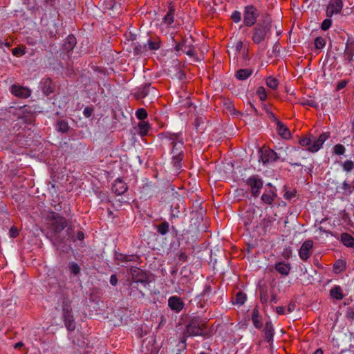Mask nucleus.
Segmentation results:
<instances>
[{"label": "nucleus", "instance_id": "obj_42", "mask_svg": "<svg viewBox=\"0 0 354 354\" xmlns=\"http://www.w3.org/2000/svg\"><path fill=\"white\" fill-rule=\"evenodd\" d=\"M257 93L259 97L260 98V100L261 101L266 100V99L267 97V94H266V89L263 87H259L257 89Z\"/></svg>", "mask_w": 354, "mask_h": 354}, {"label": "nucleus", "instance_id": "obj_32", "mask_svg": "<svg viewBox=\"0 0 354 354\" xmlns=\"http://www.w3.org/2000/svg\"><path fill=\"white\" fill-rule=\"evenodd\" d=\"M259 317L260 316L258 309L254 308L252 312V319L256 328H261L262 326V324L259 319Z\"/></svg>", "mask_w": 354, "mask_h": 354}, {"label": "nucleus", "instance_id": "obj_22", "mask_svg": "<svg viewBox=\"0 0 354 354\" xmlns=\"http://www.w3.org/2000/svg\"><path fill=\"white\" fill-rule=\"evenodd\" d=\"M76 44V38L73 35H69L66 41L63 44L64 49L67 51L70 52L73 49Z\"/></svg>", "mask_w": 354, "mask_h": 354}, {"label": "nucleus", "instance_id": "obj_9", "mask_svg": "<svg viewBox=\"0 0 354 354\" xmlns=\"http://www.w3.org/2000/svg\"><path fill=\"white\" fill-rule=\"evenodd\" d=\"M257 17V9L253 6H247L245 8L243 21L245 25L251 26L255 24Z\"/></svg>", "mask_w": 354, "mask_h": 354}, {"label": "nucleus", "instance_id": "obj_63", "mask_svg": "<svg viewBox=\"0 0 354 354\" xmlns=\"http://www.w3.org/2000/svg\"><path fill=\"white\" fill-rule=\"evenodd\" d=\"M307 104L310 106H316L317 104L315 103V102L314 100H309L308 102H307Z\"/></svg>", "mask_w": 354, "mask_h": 354}, {"label": "nucleus", "instance_id": "obj_34", "mask_svg": "<svg viewBox=\"0 0 354 354\" xmlns=\"http://www.w3.org/2000/svg\"><path fill=\"white\" fill-rule=\"evenodd\" d=\"M57 129L62 133H66L68 130V124L64 120H59L56 124Z\"/></svg>", "mask_w": 354, "mask_h": 354}, {"label": "nucleus", "instance_id": "obj_60", "mask_svg": "<svg viewBox=\"0 0 354 354\" xmlns=\"http://www.w3.org/2000/svg\"><path fill=\"white\" fill-rule=\"evenodd\" d=\"M295 305L294 304H290L288 306V312L291 313L295 310Z\"/></svg>", "mask_w": 354, "mask_h": 354}, {"label": "nucleus", "instance_id": "obj_39", "mask_svg": "<svg viewBox=\"0 0 354 354\" xmlns=\"http://www.w3.org/2000/svg\"><path fill=\"white\" fill-rule=\"evenodd\" d=\"M136 115L139 120H141L142 121V120L145 119L147 117V113L145 109L140 108L136 111Z\"/></svg>", "mask_w": 354, "mask_h": 354}, {"label": "nucleus", "instance_id": "obj_3", "mask_svg": "<svg viewBox=\"0 0 354 354\" xmlns=\"http://www.w3.org/2000/svg\"><path fill=\"white\" fill-rule=\"evenodd\" d=\"M167 141L172 146L171 152L172 162L176 169L178 170L183 158V143L181 141H176L174 138H169Z\"/></svg>", "mask_w": 354, "mask_h": 354}, {"label": "nucleus", "instance_id": "obj_59", "mask_svg": "<svg viewBox=\"0 0 354 354\" xmlns=\"http://www.w3.org/2000/svg\"><path fill=\"white\" fill-rule=\"evenodd\" d=\"M84 238V233L82 232V231H79L77 233V239L80 241H82L83 240Z\"/></svg>", "mask_w": 354, "mask_h": 354}, {"label": "nucleus", "instance_id": "obj_45", "mask_svg": "<svg viewBox=\"0 0 354 354\" xmlns=\"http://www.w3.org/2000/svg\"><path fill=\"white\" fill-rule=\"evenodd\" d=\"M243 42L241 40L237 41L234 46H232V50L234 51L235 54L240 53L241 49L243 48Z\"/></svg>", "mask_w": 354, "mask_h": 354}, {"label": "nucleus", "instance_id": "obj_28", "mask_svg": "<svg viewBox=\"0 0 354 354\" xmlns=\"http://www.w3.org/2000/svg\"><path fill=\"white\" fill-rule=\"evenodd\" d=\"M275 197L276 194L273 191H270L268 193H265L262 195L261 200L263 203L270 205Z\"/></svg>", "mask_w": 354, "mask_h": 354}, {"label": "nucleus", "instance_id": "obj_57", "mask_svg": "<svg viewBox=\"0 0 354 354\" xmlns=\"http://www.w3.org/2000/svg\"><path fill=\"white\" fill-rule=\"evenodd\" d=\"M73 230L72 228L71 227H68L67 230H66V234L68 236V239H71L73 241H75V239H74V236L73 235Z\"/></svg>", "mask_w": 354, "mask_h": 354}, {"label": "nucleus", "instance_id": "obj_30", "mask_svg": "<svg viewBox=\"0 0 354 354\" xmlns=\"http://www.w3.org/2000/svg\"><path fill=\"white\" fill-rule=\"evenodd\" d=\"M174 9L170 6L169 8V11L163 17V22L166 24H171L174 21Z\"/></svg>", "mask_w": 354, "mask_h": 354}, {"label": "nucleus", "instance_id": "obj_25", "mask_svg": "<svg viewBox=\"0 0 354 354\" xmlns=\"http://www.w3.org/2000/svg\"><path fill=\"white\" fill-rule=\"evenodd\" d=\"M277 158L278 157L277 153L272 150L266 151L261 156V160L263 163H266L270 161H275Z\"/></svg>", "mask_w": 354, "mask_h": 354}, {"label": "nucleus", "instance_id": "obj_55", "mask_svg": "<svg viewBox=\"0 0 354 354\" xmlns=\"http://www.w3.org/2000/svg\"><path fill=\"white\" fill-rule=\"evenodd\" d=\"M92 112H93V109H91V108H88V107H86V108L84 109V111H83L84 115L86 117H87V118H88V117H90V116L91 115Z\"/></svg>", "mask_w": 354, "mask_h": 354}, {"label": "nucleus", "instance_id": "obj_43", "mask_svg": "<svg viewBox=\"0 0 354 354\" xmlns=\"http://www.w3.org/2000/svg\"><path fill=\"white\" fill-rule=\"evenodd\" d=\"M51 83L50 80H46L44 82V86L43 88L44 93L46 95H48L53 92V88L50 87V84Z\"/></svg>", "mask_w": 354, "mask_h": 354}, {"label": "nucleus", "instance_id": "obj_26", "mask_svg": "<svg viewBox=\"0 0 354 354\" xmlns=\"http://www.w3.org/2000/svg\"><path fill=\"white\" fill-rule=\"evenodd\" d=\"M341 241L346 246L354 248V238L351 235L347 233L342 234Z\"/></svg>", "mask_w": 354, "mask_h": 354}, {"label": "nucleus", "instance_id": "obj_46", "mask_svg": "<svg viewBox=\"0 0 354 354\" xmlns=\"http://www.w3.org/2000/svg\"><path fill=\"white\" fill-rule=\"evenodd\" d=\"M286 189V188H285ZM296 196V191L295 189L292 190H286L284 193V198L287 200H290Z\"/></svg>", "mask_w": 354, "mask_h": 354}, {"label": "nucleus", "instance_id": "obj_52", "mask_svg": "<svg viewBox=\"0 0 354 354\" xmlns=\"http://www.w3.org/2000/svg\"><path fill=\"white\" fill-rule=\"evenodd\" d=\"M232 19L234 22H239L241 19V13L239 12H234L232 15Z\"/></svg>", "mask_w": 354, "mask_h": 354}, {"label": "nucleus", "instance_id": "obj_24", "mask_svg": "<svg viewBox=\"0 0 354 354\" xmlns=\"http://www.w3.org/2000/svg\"><path fill=\"white\" fill-rule=\"evenodd\" d=\"M275 269L282 275L287 276L289 274L290 267L288 263L279 262L275 265Z\"/></svg>", "mask_w": 354, "mask_h": 354}, {"label": "nucleus", "instance_id": "obj_2", "mask_svg": "<svg viewBox=\"0 0 354 354\" xmlns=\"http://www.w3.org/2000/svg\"><path fill=\"white\" fill-rule=\"evenodd\" d=\"M61 303L65 326L68 330H73L75 328V323L73 315L71 301L68 296L64 295L62 297Z\"/></svg>", "mask_w": 354, "mask_h": 354}, {"label": "nucleus", "instance_id": "obj_17", "mask_svg": "<svg viewBox=\"0 0 354 354\" xmlns=\"http://www.w3.org/2000/svg\"><path fill=\"white\" fill-rule=\"evenodd\" d=\"M11 93L15 96L24 98L30 95V91L28 88L17 85L12 86Z\"/></svg>", "mask_w": 354, "mask_h": 354}, {"label": "nucleus", "instance_id": "obj_50", "mask_svg": "<svg viewBox=\"0 0 354 354\" xmlns=\"http://www.w3.org/2000/svg\"><path fill=\"white\" fill-rule=\"evenodd\" d=\"M353 167H354V165H353V162L350 161V160L346 161L343 165V167H344V170H346L347 171H350L351 169H353Z\"/></svg>", "mask_w": 354, "mask_h": 354}, {"label": "nucleus", "instance_id": "obj_6", "mask_svg": "<svg viewBox=\"0 0 354 354\" xmlns=\"http://www.w3.org/2000/svg\"><path fill=\"white\" fill-rule=\"evenodd\" d=\"M130 275L131 281L140 282L143 287H147L148 283L147 281V276L144 271L136 266H131L130 269Z\"/></svg>", "mask_w": 354, "mask_h": 354}, {"label": "nucleus", "instance_id": "obj_37", "mask_svg": "<svg viewBox=\"0 0 354 354\" xmlns=\"http://www.w3.org/2000/svg\"><path fill=\"white\" fill-rule=\"evenodd\" d=\"M70 271L75 275H77L80 274L81 271V268L80 266L75 262H71L68 265Z\"/></svg>", "mask_w": 354, "mask_h": 354}, {"label": "nucleus", "instance_id": "obj_27", "mask_svg": "<svg viewBox=\"0 0 354 354\" xmlns=\"http://www.w3.org/2000/svg\"><path fill=\"white\" fill-rule=\"evenodd\" d=\"M149 84H146L142 87L139 88L134 93L136 99H141L145 97L149 92Z\"/></svg>", "mask_w": 354, "mask_h": 354}, {"label": "nucleus", "instance_id": "obj_61", "mask_svg": "<svg viewBox=\"0 0 354 354\" xmlns=\"http://www.w3.org/2000/svg\"><path fill=\"white\" fill-rule=\"evenodd\" d=\"M148 44H149V46L148 48L150 49V50H153L155 49V43L153 41H152L151 40H149L148 41Z\"/></svg>", "mask_w": 354, "mask_h": 354}, {"label": "nucleus", "instance_id": "obj_7", "mask_svg": "<svg viewBox=\"0 0 354 354\" xmlns=\"http://www.w3.org/2000/svg\"><path fill=\"white\" fill-rule=\"evenodd\" d=\"M115 260L117 265L127 267L131 262H138L139 256L136 254H124L115 252Z\"/></svg>", "mask_w": 354, "mask_h": 354}, {"label": "nucleus", "instance_id": "obj_38", "mask_svg": "<svg viewBox=\"0 0 354 354\" xmlns=\"http://www.w3.org/2000/svg\"><path fill=\"white\" fill-rule=\"evenodd\" d=\"M235 300L236 304L242 305L246 300V295L243 292H239L236 295Z\"/></svg>", "mask_w": 354, "mask_h": 354}, {"label": "nucleus", "instance_id": "obj_10", "mask_svg": "<svg viewBox=\"0 0 354 354\" xmlns=\"http://www.w3.org/2000/svg\"><path fill=\"white\" fill-rule=\"evenodd\" d=\"M343 7L342 0H330L326 9V16L331 17L333 15L339 14Z\"/></svg>", "mask_w": 354, "mask_h": 354}, {"label": "nucleus", "instance_id": "obj_23", "mask_svg": "<svg viewBox=\"0 0 354 354\" xmlns=\"http://www.w3.org/2000/svg\"><path fill=\"white\" fill-rule=\"evenodd\" d=\"M330 295L333 299L341 300L344 298L342 289L339 286H335L330 290Z\"/></svg>", "mask_w": 354, "mask_h": 354}, {"label": "nucleus", "instance_id": "obj_54", "mask_svg": "<svg viewBox=\"0 0 354 354\" xmlns=\"http://www.w3.org/2000/svg\"><path fill=\"white\" fill-rule=\"evenodd\" d=\"M19 232H18V230L17 229L12 226L10 229V236L12 237H16L17 235H18Z\"/></svg>", "mask_w": 354, "mask_h": 354}, {"label": "nucleus", "instance_id": "obj_19", "mask_svg": "<svg viewBox=\"0 0 354 354\" xmlns=\"http://www.w3.org/2000/svg\"><path fill=\"white\" fill-rule=\"evenodd\" d=\"M126 37H129V39H128L129 42L131 41V46L133 48L135 55H138V54L142 53V48L147 50V45H144V46L142 47L141 46L137 45V43H136L134 41L136 38V35H133V34L129 32V35H126Z\"/></svg>", "mask_w": 354, "mask_h": 354}, {"label": "nucleus", "instance_id": "obj_44", "mask_svg": "<svg viewBox=\"0 0 354 354\" xmlns=\"http://www.w3.org/2000/svg\"><path fill=\"white\" fill-rule=\"evenodd\" d=\"M334 152L337 155H342L345 152V147L340 144H337L334 147Z\"/></svg>", "mask_w": 354, "mask_h": 354}, {"label": "nucleus", "instance_id": "obj_21", "mask_svg": "<svg viewBox=\"0 0 354 354\" xmlns=\"http://www.w3.org/2000/svg\"><path fill=\"white\" fill-rule=\"evenodd\" d=\"M354 55V42H349L346 44V49L344 50V57L349 62L353 60Z\"/></svg>", "mask_w": 354, "mask_h": 354}, {"label": "nucleus", "instance_id": "obj_53", "mask_svg": "<svg viewBox=\"0 0 354 354\" xmlns=\"http://www.w3.org/2000/svg\"><path fill=\"white\" fill-rule=\"evenodd\" d=\"M347 83H348L347 80H342V81L338 82V84L337 85V90L339 91V90L344 88L346 86Z\"/></svg>", "mask_w": 354, "mask_h": 354}, {"label": "nucleus", "instance_id": "obj_1", "mask_svg": "<svg viewBox=\"0 0 354 354\" xmlns=\"http://www.w3.org/2000/svg\"><path fill=\"white\" fill-rule=\"evenodd\" d=\"M329 137L330 134L328 133L320 134L318 138H314L312 135H308L301 138L299 142L301 146L306 147L308 151L315 153L321 149L324 142Z\"/></svg>", "mask_w": 354, "mask_h": 354}, {"label": "nucleus", "instance_id": "obj_49", "mask_svg": "<svg viewBox=\"0 0 354 354\" xmlns=\"http://www.w3.org/2000/svg\"><path fill=\"white\" fill-rule=\"evenodd\" d=\"M13 55L19 57L25 53V51L24 49L21 48L20 47H16L14 48L12 50Z\"/></svg>", "mask_w": 354, "mask_h": 354}, {"label": "nucleus", "instance_id": "obj_36", "mask_svg": "<svg viewBox=\"0 0 354 354\" xmlns=\"http://www.w3.org/2000/svg\"><path fill=\"white\" fill-rule=\"evenodd\" d=\"M345 263L342 260H338L333 266V270L335 273H339L345 268Z\"/></svg>", "mask_w": 354, "mask_h": 354}, {"label": "nucleus", "instance_id": "obj_56", "mask_svg": "<svg viewBox=\"0 0 354 354\" xmlns=\"http://www.w3.org/2000/svg\"><path fill=\"white\" fill-rule=\"evenodd\" d=\"M110 283L112 286H116L118 283V279L115 274H112L110 277Z\"/></svg>", "mask_w": 354, "mask_h": 354}, {"label": "nucleus", "instance_id": "obj_14", "mask_svg": "<svg viewBox=\"0 0 354 354\" xmlns=\"http://www.w3.org/2000/svg\"><path fill=\"white\" fill-rule=\"evenodd\" d=\"M205 326L204 324L201 325H198L195 322H192L187 327L186 330V335L187 336H195V335H201L203 334V329Z\"/></svg>", "mask_w": 354, "mask_h": 354}, {"label": "nucleus", "instance_id": "obj_20", "mask_svg": "<svg viewBox=\"0 0 354 354\" xmlns=\"http://www.w3.org/2000/svg\"><path fill=\"white\" fill-rule=\"evenodd\" d=\"M278 133L283 138L288 139L290 138V132L288 129L283 125L280 121L277 122Z\"/></svg>", "mask_w": 354, "mask_h": 354}, {"label": "nucleus", "instance_id": "obj_15", "mask_svg": "<svg viewBox=\"0 0 354 354\" xmlns=\"http://www.w3.org/2000/svg\"><path fill=\"white\" fill-rule=\"evenodd\" d=\"M120 5L115 0H106L104 3V12L114 16L119 10Z\"/></svg>", "mask_w": 354, "mask_h": 354}, {"label": "nucleus", "instance_id": "obj_64", "mask_svg": "<svg viewBox=\"0 0 354 354\" xmlns=\"http://www.w3.org/2000/svg\"><path fill=\"white\" fill-rule=\"evenodd\" d=\"M22 346H23V343L21 342H17L15 344V348H18L21 347Z\"/></svg>", "mask_w": 354, "mask_h": 354}, {"label": "nucleus", "instance_id": "obj_47", "mask_svg": "<svg viewBox=\"0 0 354 354\" xmlns=\"http://www.w3.org/2000/svg\"><path fill=\"white\" fill-rule=\"evenodd\" d=\"M260 299H261V301L263 304L268 303L270 300V296L268 295V292L266 290H262L261 292Z\"/></svg>", "mask_w": 354, "mask_h": 354}, {"label": "nucleus", "instance_id": "obj_51", "mask_svg": "<svg viewBox=\"0 0 354 354\" xmlns=\"http://www.w3.org/2000/svg\"><path fill=\"white\" fill-rule=\"evenodd\" d=\"M292 254V250L290 248H285L282 252L283 257L288 259L290 257Z\"/></svg>", "mask_w": 354, "mask_h": 354}, {"label": "nucleus", "instance_id": "obj_35", "mask_svg": "<svg viewBox=\"0 0 354 354\" xmlns=\"http://www.w3.org/2000/svg\"><path fill=\"white\" fill-rule=\"evenodd\" d=\"M266 84L269 88L276 90L278 87L279 82L276 78L269 77L266 79Z\"/></svg>", "mask_w": 354, "mask_h": 354}, {"label": "nucleus", "instance_id": "obj_18", "mask_svg": "<svg viewBox=\"0 0 354 354\" xmlns=\"http://www.w3.org/2000/svg\"><path fill=\"white\" fill-rule=\"evenodd\" d=\"M112 189L115 193V194L122 195L125 192H127V185L124 182L118 178L115 180L112 186Z\"/></svg>", "mask_w": 354, "mask_h": 354}, {"label": "nucleus", "instance_id": "obj_5", "mask_svg": "<svg viewBox=\"0 0 354 354\" xmlns=\"http://www.w3.org/2000/svg\"><path fill=\"white\" fill-rule=\"evenodd\" d=\"M270 30V25L269 24L258 26L257 28L254 29L252 37V41L255 44H259L261 41H265L268 38Z\"/></svg>", "mask_w": 354, "mask_h": 354}, {"label": "nucleus", "instance_id": "obj_13", "mask_svg": "<svg viewBox=\"0 0 354 354\" xmlns=\"http://www.w3.org/2000/svg\"><path fill=\"white\" fill-rule=\"evenodd\" d=\"M313 242L311 240H307L301 245L299 254L303 261H306L312 254Z\"/></svg>", "mask_w": 354, "mask_h": 354}, {"label": "nucleus", "instance_id": "obj_62", "mask_svg": "<svg viewBox=\"0 0 354 354\" xmlns=\"http://www.w3.org/2000/svg\"><path fill=\"white\" fill-rule=\"evenodd\" d=\"M270 302H274V304H276V295L274 294V293H272L271 294V296L270 297V300H269Z\"/></svg>", "mask_w": 354, "mask_h": 354}, {"label": "nucleus", "instance_id": "obj_29", "mask_svg": "<svg viewBox=\"0 0 354 354\" xmlns=\"http://www.w3.org/2000/svg\"><path fill=\"white\" fill-rule=\"evenodd\" d=\"M139 133L141 136H146L149 129V124L147 122L140 121L138 124Z\"/></svg>", "mask_w": 354, "mask_h": 354}, {"label": "nucleus", "instance_id": "obj_12", "mask_svg": "<svg viewBox=\"0 0 354 354\" xmlns=\"http://www.w3.org/2000/svg\"><path fill=\"white\" fill-rule=\"evenodd\" d=\"M176 49L177 51H183L189 56H193L194 55V46H193L192 38L189 39H187L176 45Z\"/></svg>", "mask_w": 354, "mask_h": 354}, {"label": "nucleus", "instance_id": "obj_33", "mask_svg": "<svg viewBox=\"0 0 354 354\" xmlns=\"http://www.w3.org/2000/svg\"><path fill=\"white\" fill-rule=\"evenodd\" d=\"M273 336V328L271 324H266L264 328V337L265 338L270 342Z\"/></svg>", "mask_w": 354, "mask_h": 354}, {"label": "nucleus", "instance_id": "obj_16", "mask_svg": "<svg viewBox=\"0 0 354 354\" xmlns=\"http://www.w3.org/2000/svg\"><path fill=\"white\" fill-rule=\"evenodd\" d=\"M168 305L171 310L176 312H180L184 307V303L182 299L176 296L171 297L169 299Z\"/></svg>", "mask_w": 354, "mask_h": 354}, {"label": "nucleus", "instance_id": "obj_8", "mask_svg": "<svg viewBox=\"0 0 354 354\" xmlns=\"http://www.w3.org/2000/svg\"><path fill=\"white\" fill-rule=\"evenodd\" d=\"M246 183L250 188L252 195L254 197H257L260 194V189L263 187V181L261 179L257 176H252L247 180Z\"/></svg>", "mask_w": 354, "mask_h": 354}, {"label": "nucleus", "instance_id": "obj_41", "mask_svg": "<svg viewBox=\"0 0 354 354\" xmlns=\"http://www.w3.org/2000/svg\"><path fill=\"white\" fill-rule=\"evenodd\" d=\"M326 44L325 39L323 37H317L315 40V46L317 49H322Z\"/></svg>", "mask_w": 354, "mask_h": 354}, {"label": "nucleus", "instance_id": "obj_48", "mask_svg": "<svg viewBox=\"0 0 354 354\" xmlns=\"http://www.w3.org/2000/svg\"><path fill=\"white\" fill-rule=\"evenodd\" d=\"M332 21L329 19H326L322 22L321 28L323 30H326L330 27Z\"/></svg>", "mask_w": 354, "mask_h": 354}, {"label": "nucleus", "instance_id": "obj_40", "mask_svg": "<svg viewBox=\"0 0 354 354\" xmlns=\"http://www.w3.org/2000/svg\"><path fill=\"white\" fill-rule=\"evenodd\" d=\"M169 223L167 222H163L158 227V231L161 234H165L168 232Z\"/></svg>", "mask_w": 354, "mask_h": 354}, {"label": "nucleus", "instance_id": "obj_31", "mask_svg": "<svg viewBox=\"0 0 354 354\" xmlns=\"http://www.w3.org/2000/svg\"><path fill=\"white\" fill-rule=\"evenodd\" d=\"M252 74V71L250 69H240L236 72V77L239 80H243L248 78Z\"/></svg>", "mask_w": 354, "mask_h": 354}, {"label": "nucleus", "instance_id": "obj_11", "mask_svg": "<svg viewBox=\"0 0 354 354\" xmlns=\"http://www.w3.org/2000/svg\"><path fill=\"white\" fill-rule=\"evenodd\" d=\"M143 287L140 285V282L131 281L128 288V294L134 298H140L144 296Z\"/></svg>", "mask_w": 354, "mask_h": 354}, {"label": "nucleus", "instance_id": "obj_58", "mask_svg": "<svg viewBox=\"0 0 354 354\" xmlns=\"http://www.w3.org/2000/svg\"><path fill=\"white\" fill-rule=\"evenodd\" d=\"M277 313L280 315H283L285 313V308L283 306H278L276 308Z\"/></svg>", "mask_w": 354, "mask_h": 354}, {"label": "nucleus", "instance_id": "obj_4", "mask_svg": "<svg viewBox=\"0 0 354 354\" xmlns=\"http://www.w3.org/2000/svg\"><path fill=\"white\" fill-rule=\"evenodd\" d=\"M47 220L51 225V228L55 234L60 233L67 226L66 219L54 212H51L48 214Z\"/></svg>", "mask_w": 354, "mask_h": 354}]
</instances>
